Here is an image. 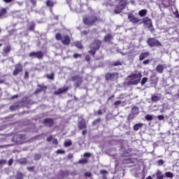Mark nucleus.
Returning a JSON list of instances; mask_svg holds the SVG:
<instances>
[{"instance_id": "obj_9", "label": "nucleus", "mask_w": 179, "mask_h": 179, "mask_svg": "<svg viewBox=\"0 0 179 179\" xmlns=\"http://www.w3.org/2000/svg\"><path fill=\"white\" fill-rule=\"evenodd\" d=\"M71 79L73 82H76V86H80V84L82 83V78L81 77H80L78 76H73Z\"/></svg>"}, {"instance_id": "obj_31", "label": "nucleus", "mask_w": 179, "mask_h": 179, "mask_svg": "<svg viewBox=\"0 0 179 179\" xmlns=\"http://www.w3.org/2000/svg\"><path fill=\"white\" fill-rule=\"evenodd\" d=\"M145 120H148V121H152V120H153V116L151 115H147L145 116Z\"/></svg>"}, {"instance_id": "obj_61", "label": "nucleus", "mask_w": 179, "mask_h": 179, "mask_svg": "<svg viewBox=\"0 0 179 179\" xmlns=\"http://www.w3.org/2000/svg\"><path fill=\"white\" fill-rule=\"evenodd\" d=\"M27 169L29 171H31V170H33V167H28Z\"/></svg>"}, {"instance_id": "obj_64", "label": "nucleus", "mask_w": 179, "mask_h": 179, "mask_svg": "<svg viewBox=\"0 0 179 179\" xmlns=\"http://www.w3.org/2000/svg\"><path fill=\"white\" fill-rule=\"evenodd\" d=\"M87 61H90V59H89L87 57H86Z\"/></svg>"}, {"instance_id": "obj_39", "label": "nucleus", "mask_w": 179, "mask_h": 179, "mask_svg": "<svg viewBox=\"0 0 179 179\" xmlns=\"http://www.w3.org/2000/svg\"><path fill=\"white\" fill-rule=\"evenodd\" d=\"M57 153H59L60 155H63V153H65V151H64V150H58L57 151Z\"/></svg>"}, {"instance_id": "obj_50", "label": "nucleus", "mask_w": 179, "mask_h": 179, "mask_svg": "<svg viewBox=\"0 0 179 179\" xmlns=\"http://www.w3.org/2000/svg\"><path fill=\"white\" fill-rule=\"evenodd\" d=\"M143 64H144V65H148V64H149V60H145L143 62Z\"/></svg>"}, {"instance_id": "obj_26", "label": "nucleus", "mask_w": 179, "mask_h": 179, "mask_svg": "<svg viewBox=\"0 0 179 179\" xmlns=\"http://www.w3.org/2000/svg\"><path fill=\"white\" fill-rule=\"evenodd\" d=\"M165 176L167 177V178H173V177H174V175L171 172L165 173Z\"/></svg>"}, {"instance_id": "obj_8", "label": "nucleus", "mask_w": 179, "mask_h": 179, "mask_svg": "<svg viewBox=\"0 0 179 179\" xmlns=\"http://www.w3.org/2000/svg\"><path fill=\"white\" fill-rule=\"evenodd\" d=\"M106 80H115V79L118 78V74L117 73H107L105 76Z\"/></svg>"}, {"instance_id": "obj_44", "label": "nucleus", "mask_w": 179, "mask_h": 179, "mask_svg": "<svg viewBox=\"0 0 179 179\" xmlns=\"http://www.w3.org/2000/svg\"><path fill=\"white\" fill-rule=\"evenodd\" d=\"M52 143L55 144V145H57V143H58V140L55 139V138H53L52 140Z\"/></svg>"}, {"instance_id": "obj_10", "label": "nucleus", "mask_w": 179, "mask_h": 179, "mask_svg": "<svg viewBox=\"0 0 179 179\" xmlns=\"http://www.w3.org/2000/svg\"><path fill=\"white\" fill-rule=\"evenodd\" d=\"M29 56L34 57V58H43V52H32L29 54Z\"/></svg>"}, {"instance_id": "obj_23", "label": "nucleus", "mask_w": 179, "mask_h": 179, "mask_svg": "<svg viewBox=\"0 0 179 179\" xmlns=\"http://www.w3.org/2000/svg\"><path fill=\"white\" fill-rule=\"evenodd\" d=\"M10 50H11L10 45H8L3 49V52H5V54H8L10 52Z\"/></svg>"}, {"instance_id": "obj_53", "label": "nucleus", "mask_w": 179, "mask_h": 179, "mask_svg": "<svg viewBox=\"0 0 179 179\" xmlns=\"http://www.w3.org/2000/svg\"><path fill=\"white\" fill-rule=\"evenodd\" d=\"M25 78H29V72H25Z\"/></svg>"}, {"instance_id": "obj_34", "label": "nucleus", "mask_w": 179, "mask_h": 179, "mask_svg": "<svg viewBox=\"0 0 179 179\" xmlns=\"http://www.w3.org/2000/svg\"><path fill=\"white\" fill-rule=\"evenodd\" d=\"M29 30L31 31L34 30V22H31L29 26Z\"/></svg>"}, {"instance_id": "obj_52", "label": "nucleus", "mask_w": 179, "mask_h": 179, "mask_svg": "<svg viewBox=\"0 0 179 179\" xmlns=\"http://www.w3.org/2000/svg\"><path fill=\"white\" fill-rule=\"evenodd\" d=\"M97 114L98 115H101L102 114L101 110H98Z\"/></svg>"}, {"instance_id": "obj_51", "label": "nucleus", "mask_w": 179, "mask_h": 179, "mask_svg": "<svg viewBox=\"0 0 179 179\" xmlns=\"http://www.w3.org/2000/svg\"><path fill=\"white\" fill-rule=\"evenodd\" d=\"M78 57H80V55L74 54V55H73V57H74V58H78Z\"/></svg>"}, {"instance_id": "obj_62", "label": "nucleus", "mask_w": 179, "mask_h": 179, "mask_svg": "<svg viewBox=\"0 0 179 179\" xmlns=\"http://www.w3.org/2000/svg\"><path fill=\"white\" fill-rule=\"evenodd\" d=\"M38 92H40V90H36L35 91V93L37 94V93H38Z\"/></svg>"}, {"instance_id": "obj_16", "label": "nucleus", "mask_w": 179, "mask_h": 179, "mask_svg": "<svg viewBox=\"0 0 179 179\" xmlns=\"http://www.w3.org/2000/svg\"><path fill=\"white\" fill-rule=\"evenodd\" d=\"M68 90L67 87H64L63 88H60L58 91H56L55 92V94H61V93H64V92H66Z\"/></svg>"}, {"instance_id": "obj_56", "label": "nucleus", "mask_w": 179, "mask_h": 179, "mask_svg": "<svg viewBox=\"0 0 179 179\" xmlns=\"http://www.w3.org/2000/svg\"><path fill=\"white\" fill-rule=\"evenodd\" d=\"M10 110H11V111H13L15 109L13 108V106H10Z\"/></svg>"}, {"instance_id": "obj_46", "label": "nucleus", "mask_w": 179, "mask_h": 179, "mask_svg": "<svg viewBox=\"0 0 179 179\" xmlns=\"http://www.w3.org/2000/svg\"><path fill=\"white\" fill-rule=\"evenodd\" d=\"M100 173H101V174H107V171H106V170H101V171H100Z\"/></svg>"}, {"instance_id": "obj_21", "label": "nucleus", "mask_w": 179, "mask_h": 179, "mask_svg": "<svg viewBox=\"0 0 179 179\" xmlns=\"http://www.w3.org/2000/svg\"><path fill=\"white\" fill-rule=\"evenodd\" d=\"M131 113L132 114H138L139 113V108L134 106L133 107L132 110H131Z\"/></svg>"}, {"instance_id": "obj_4", "label": "nucleus", "mask_w": 179, "mask_h": 179, "mask_svg": "<svg viewBox=\"0 0 179 179\" xmlns=\"http://www.w3.org/2000/svg\"><path fill=\"white\" fill-rule=\"evenodd\" d=\"M125 6H127V0L120 1L118 6H117V8L115 10V13H121L122 9H124Z\"/></svg>"}, {"instance_id": "obj_63", "label": "nucleus", "mask_w": 179, "mask_h": 179, "mask_svg": "<svg viewBox=\"0 0 179 179\" xmlns=\"http://www.w3.org/2000/svg\"><path fill=\"white\" fill-rule=\"evenodd\" d=\"M85 134H86V131L83 130V135H85Z\"/></svg>"}, {"instance_id": "obj_28", "label": "nucleus", "mask_w": 179, "mask_h": 179, "mask_svg": "<svg viewBox=\"0 0 179 179\" xmlns=\"http://www.w3.org/2000/svg\"><path fill=\"white\" fill-rule=\"evenodd\" d=\"M152 101H159V100H160V98H159V96L155 95L152 96Z\"/></svg>"}, {"instance_id": "obj_2", "label": "nucleus", "mask_w": 179, "mask_h": 179, "mask_svg": "<svg viewBox=\"0 0 179 179\" xmlns=\"http://www.w3.org/2000/svg\"><path fill=\"white\" fill-rule=\"evenodd\" d=\"M101 44V42H100V41L99 40L94 41V42L92 43L90 46V48H91L92 50L89 51V53L92 54V55H94V54H96V50H99Z\"/></svg>"}, {"instance_id": "obj_35", "label": "nucleus", "mask_w": 179, "mask_h": 179, "mask_svg": "<svg viewBox=\"0 0 179 179\" xmlns=\"http://www.w3.org/2000/svg\"><path fill=\"white\" fill-rule=\"evenodd\" d=\"M78 163H80V164L87 163V159H80Z\"/></svg>"}, {"instance_id": "obj_17", "label": "nucleus", "mask_w": 179, "mask_h": 179, "mask_svg": "<svg viewBox=\"0 0 179 179\" xmlns=\"http://www.w3.org/2000/svg\"><path fill=\"white\" fill-rule=\"evenodd\" d=\"M149 52H143L140 55V61H143L145 58L149 57Z\"/></svg>"}, {"instance_id": "obj_1", "label": "nucleus", "mask_w": 179, "mask_h": 179, "mask_svg": "<svg viewBox=\"0 0 179 179\" xmlns=\"http://www.w3.org/2000/svg\"><path fill=\"white\" fill-rule=\"evenodd\" d=\"M141 78H142V73H134L128 77L129 81L127 83V85L131 86V85H138L141 82Z\"/></svg>"}, {"instance_id": "obj_36", "label": "nucleus", "mask_w": 179, "mask_h": 179, "mask_svg": "<svg viewBox=\"0 0 179 179\" xmlns=\"http://www.w3.org/2000/svg\"><path fill=\"white\" fill-rule=\"evenodd\" d=\"M76 45L78 48H82V43L80 42H76Z\"/></svg>"}, {"instance_id": "obj_54", "label": "nucleus", "mask_w": 179, "mask_h": 179, "mask_svg": "<svg viewBox=\"0 0 179 179\" xmlns=\"http://www.w3.org/2000/svg\"><path fill=\"white\" fill-rule=\"evenodd\" d=\"M73 156V155H72V154H69V155H68V158H69V159H72Z\"/></svg>"}, {"instance_id": "obj_41", "label": "nucleus", "mask_w": 179, "mask_h": 179, "mask_svg": "<svg viewBox=\"0 0 179 179\" xmlns=\"http://www.w3.org/2000/svg\"><path fill=\"white\" fill-rule=\"evenodd\" d=\"M85 177H92V173L90 172H87L85 173Z\"/></svg>"}, {"instance_id": "obj_42", "label": "nucleus", "mask_w": 179, "mask_h": 179, "mask_svg": "<svg viewBox=\"0 0 179 179\" xmlns=\"http://www.w3.org/2000/svg\"><path fill=\"white\" fill-rule=\"evenodd\" d=\"M113 65H114L115 66H118V65H121V62H115L113 63Z\"/></svg>"}, {"instance_id": "obj_22", "label": "nucleus", "mask_w": 179, "mask_h": 179, "mask_svg": "<svg viewBox=\"0 0 179 179\" xmlns=\"http://www.w3.org/2000/svg\"><path fill=\"white\" fill-rule=\"evenodd\" d=\"M5 13H6V9L2 8L0 10V19H2V17H3Z\"/></svg>"}, {"instance_id": "obj_47", "label": "nucleus", "mask_w": 179, "mask_h": 179, "mask_svg": "<svg viewBox=\"0 0 179 179\" xmlns=\"http://www.w3.org/2000/svg\"><path fill=\"white\" fill-rule=\"evenodd\" d=\"M158 120H164V116H163V115H159V116H158Z\"/></svg>"}, {"instance_id": "obj_7", "label": "nucleus", "mask_w": 179, "mask_h": 179, "mask_svg": "<svg viewBox=\"0 0 179 179\" xmlns=\"http://www.w3.org/2000/svg\"><path fill=\"white\" fill-rule=\"evenodd\" d=\"M148 43L150 47H159V45H161L160 42L155 38H149Z\"/></svg>"}, {"instance_id": "obj_48", "label": "nucleus", "mask_w": 179, "mask_h": 179, "mask_svg": "<svg viewBox=\"0 0 179 179\" xmlns=\"http://www.w3.org/2000/svg\"><path fill=\"white\" fill-rule=\"evenodd\" d=\"M13 163V159H10L8 161V166H12V164Z\"/></svg>"}, {"instance_id": "obj_55", "label": "nucleus", "mask_w": 179, "mask_h": 179, "mask_svg": "<svg viewBox=\"0 0 179 179\" xmlns=\"http://www.w3.org/2000/svg\"><path fill=\"white\" fill-rule=\"evenodd\" d=\"M129 156H131V154L127 152V160H129Z\"/></svg>"}, {"instance_id": "obj_18", "label": "nucleus", "mask_w": 179, "mask_h": 179, "mask_svg": "<svg viewBox=\"0 0 179 179\" xmlns=\"http://www.w3.org/2000/svg\"><path fill=\"white\" fill-rule=\"evenodd\" d=\"M78 127L80 128V129H83V128H86V123L85 122L84 120L79 122Z\"/></svg>"}, {"instance_id": "obj_11", "label": "nucleus", "mask_w": 179, "mask_h": 179, "mask_svg": "<svg viewBox=\"0 0 179 179\" xmlns=\"http://www.w3.org/2000/svg\"><path fill=\"white\" fill-rule=\"evenodd\" d=\"M43 124H45V125H46L47 127H52V125H54V120L48 118L44 120Z\"/></svg>"}, {"instance_id": "obj_5", "label": "nucleus", "mask_w": 179, "mask_h": 179, "mask_svg": "<svg viewBox=\"0 0 179 179\" xmlns=\"http://www.w3.org/2000/svg\"><path fill=\"white\" fill-rule=\"evenodd\" d=\"M83 22L87 26H92V24L97 22V17H89L87 18H84Z\"/></svg>"}, {"instance_id": "obj_14", "label": "nucleus", "mask_w": 179, "mask_h": 179, "mask_svg": "<svg viewBox=\"0 0 179 179\" xmlns=\"http://www.w3.org/2000/svg\"><path fill=\"white\" fill-rule=\"evenodd\" d=\"M165 65L159 64L157 66L156 71L158 73H163V71H164Z\"/></svg>"}, {"instance_id": "obj_29", "label": "nucleus", "mask_w": 179, "mask_h": 179, "mask_svg": "<svg viewBox=\"0 0 179 179\" xmlns=\"http://www.w3.org/2000/svg\"><path fill=\"white\" fill-rule=\"evenodd\" d=\"M72 145V141H67L64 143V146H66V148H68L69 146H71Z\"/></svg>"}, {"instance_id": "obj_40", "label": "nucleus", "mask_w": 179, "mask_h": 179, "mask_svg": "<svg viewBox=\"0 0 179 179\" xmlns=\"http://www.w3.org/2000/svg\"><path fill=\"white\" fill-rule=\"evenodd\" d=\"M40 157H41V155H40V154H36L35 155V160H38V159H40Z\"/></svg>"}, {"instance_id": "obj_38", "label": "nucleus", "mask_w": 179, "mask_h": 179, "mask_svg": "<svg viewBox=\"0 0 179 179\" xmlns=\"http://www.w3.org/2000/svg\"><path fill=\"white\" fill-rule=\"evenodd\" d=\"M47 78L48 79H54V74H48Z\"/></svg>"}, {"instance_id": "obj_12", "label": "nucleus", "mask_w": 179, "mask_h": 179, "mask_svg": "<svg viewBox=\"0 0 179 179\" xmlns=\"http://www.w3.org/2000/svg\"><path fill=\"white\" fill-rule=\"evenodd\" d=\"M23 71V68L22 67L21 64H17L15 66V69L13 71V75H17L19 72H22Z\"/></svg>"}, {"instance_id": "obj_45", "label": "nucleus", "mask_w": 179, "mask_h": 179, "mask_svg": "<svg viewBox=\"0 0 179 179\" xmlns=\"http://www.w3.org/2000/svg\"><path fill=\"white\" fill-rule=\"evenodd\" d=\"M90 157V153H89V152H85V153L84 154V157Z\"/></svg>"}, {"instance_id": "obj_20", "label": "nucleus", "mask_w": 179, "mask_h": 179, "mask_svg": "<svg viewBox=\"0 0 179 179\" xmlns=\"http://www.w3.org/2000/svg\"><path fill=\"white\" fill-rule=\"evenodd\" d=\"M142 127H143V124H142V123L136 124L134 126V131H138L139 129V128H142Z\"/></svg>"}, {"instance_id": "obj_13", "label": "nucleus", "mask_w": 179, "mask_h": 179, "mask_svg": "<svg viewBox=\"0 0 179 179\" xmlns=\"http://www.w3.org/2000/svg\"><path fill=\"white\" fill-rule=\"evenodd\" d=\"M127 104V102H125V101H116L114 103V106L115 107V108H117L118 106H121L122 107H124V106H125Z\"/></svg>"}, {"instance_id": "obj_19", "label": "nucleus", "mask_w": 179, "mask_h": 179, "mask_svg": "<svg viewBox=\"0 0 179 179\" xmlns=\"http://www.w3.org/2000/svg\"><path fill=\"white\" fill-rule=\"evenodd\" d=\"M146 13H148V10H146V9H143L138 12V15L141 17H143V16H145L146 15Z\"/></svg>"}, {"instance_id": "obj_32", "label": "nucleus", "mask_w": 179, "mask_h": 179, "mask_svg": "<svg viewBox=\"0 0 179 179\" xmlns=\"http://www.w3.org/2000/svg\"><path fill=\"white\" fill-rule=\"evenodd\" d=\"M146 82H148V78L144 77L141 80V85L143 86Z\"/></svg>"}, {"instance_id": "obj_57", "label": "nucleus", "mask_w": 179, "mask_h": 179, "mask_svg": "<svg viewBox=\"0 0 179 179\" xmlns=\"http://www.w3.org/2000/svg\"><path fill=\"white\" fill-rule=\"evenodd\" d=\"M11 99H17V95H14L11 97Z\"/></svg>"}, {"instance_id": "obj_24", "label": "nucleus", "mask_w": 179, "mask_h": 179, "mask_svg": "<svg viewBox=\"0 0 179 179\" xmlns=\"http://www.w3.org/2000/svg\"><path fill=\"white\" fill-rule=\"evenodd\" d=\"M164 176L162 175V172L160 171H158L157 172V179H163L164 178Z\"/></svg>"}, {"instance_id": "obj_25", "label": "nucleus", "mask_w": 179, "mask_h": 179, "mask_svg": "<svg viewBox=\"0 0 179 179\" xmlns=\"http://www.w3.org/2000/svg\"><path fill=\"white\" fill-rule=\"evenodd\" d=\"M16 179H23V173L20 172H17L16 176H15Z\"/></svg>"}, {"instance_id": "obj_15", "label": "nucleus", "mask_w": 179, "mask_h": 179, "mask_svg": "<svg viewBox=\"0 0 179 179\" xmlns=\"http://www.w3.org/2000/svg\"><path fill=\"white\" fill-rule=\"evenodd\" d=\"M128 17L130 20V22H132V23H138L139 22V20L136 17H135L132 14H129L128 15Z\"/></svg>"}, {"instance_id": "obj_59", "label": "nucleus", "mask_w": 179, "mask_h": 179, "mask_svg": "<svg viewBox=\"0 0 179 179\" xmlns=\"http://www.w3.org/2000/svg\"><path fill=\"white\" fill-rule=\"evenodd\" d=\"M87 33V31H83L82 33H81V34H84V35H86V34Z\"/></svg>"}, {"instance_id": "obj_6", "label": "nucleus", "mask_w": 179, "mask_h": 179, "mask_svg": "<svg viewBox=\"0 0 179 179\" xmlns=\"http://www.w3.org/2000/svg\"><path fill=\"white\" fill-rule=\"evenodd\" d=\"M143 23L145 26L148 27L150 30V31H153V25L152 24V20L148 17H145L143 19Z\"/></svg>"}, {"instance_id": "obj_60", "label": "nucleus", "mask_w": 179, "mask_h": 179, "mask_svg": "<svg viewBox=\"0 0 179 179\" xmlns=\"http://www.w3.org/2000/svg\"><path fill=\"white\" fill-rule=\"evenodd\" d=\"M111 99H114V95H112L110 97H109L108 100H111Z\"/></svg>"}, {"instance_id": "obj_33", "label": "nucleus", "mask_w": 179, "mask_h": 179, "mask_svg": "<svg viewBox=\"0 0 179 179\" xmlns=\"http://www.w3.org/2000/svg\"><path fill=\"white\" fill-rule=\"evenodd\" d=\"M158 166H163L164 164V161L163 159H159L157 162Z\"/></svg>"}, {"instance_id": "obj_58", "label": "nucleus", "mask_w": 179, "mask_h": 179, "mask_svg": "<svg viewBox=\"0 0 179 179\" xmlns=\"http://www.w3.org/2000/svg\"><path fill=\"white\" fill-rule=\"evenodd\" d=\"M31 2L34 5L36 3V0H31Z\"/></svg>"}, {"instance_id": "obj_27", "label": "nucleus", "mask_w": 179, "mask_h": 179, "mask_svg": "<svg viewBox=\"0 0 179 179\" xmlns=\"http://www.w3.org/2000/svg\"><path fill=\"white\" fill-rule=\"evenodd\" d=\"M111 38H112L111 34H108L104 37V41H110Z\"/></svg>"}, {"instance_id": "obj_37", "label": "nucleus", "mask_w": 179, "mask_h": 179, "mask_svg": "<svg viewBox=\"0 0 179 179\" xmlns=\"http://www.w3.org/2000/svg\"><path fill=\"white\" fill-rule=\"evenodd\" d=\"M3 164H6V160L5 159L0 160V166H3Z\"/></svg>"}, {"instance_id": "obj_43", "label": "nucleus", "mask_w": 179, "mask_h": 179, "mask_svg": "<svg viewBox=\"0 0 179 179\" xmlns=\"http://www.w3.org/2000/svg\"><path fill=\"white\" fill-rule=\"evenodd\" d=\"M54 138H52V136H49L47 138V141L48 142H51V141H52Z\"/></svg>"}, {"instance_id": "obj_3", "label": "nucleus", "mask_w": 179, "mask_h": 179, "mask_svg": "<svg viewBox=\"0 0 179 179\" xmlns=\"http://www.w3.org/2000/svg\"><path fill=\"white\" fill-rule=\"evenodd\" d=\"M56 40H61L62 43L64 44V45H68L71 43V38L68 36H61L60 34H56L55 35Z\"/></svg>"}, {"instance_id": "obj_30", "label": "nucleus", "mask_w": 179, "mask_h": 179, "mask_svg": "<svg viewBox=\"0 0 179 179\" xmlns=\"http://www.w3.org/2000/svg\"><path fill=\"white\" fill-rule=\"evenodd\" d=\"M46 5H47L48 6H49V7H52V6H53L54 3H52V1H50V0H48V1H46Z\"/></svg>"}, {"instance_id": "obj_49", "label": "nucleus", "mask_w": 179, "mask_h": 179, "mask_svg": "<svg viewBox=\"0 0 179 179\" xmlns=\"http://www.w3.org/2000/svg\"><path fill=\"white\" fill-rule=\"evenodd\" d=\"M13 0H3L6 3H10V2H13Z\"/></svg>"}]
</instances>
